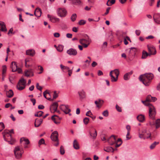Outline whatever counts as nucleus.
Returning <instances> with one entry per match:
<instances>
[{
  "label": "nucleus",
  "mask_w": 160,
  "mask_h": 160,
  "mask_svg": "<svg viewBox=\"0 0 160 160\" xmlns=\"http://www.w3.org/2000/svg\"><path fill=\"white\" fill-rule=\"evenodd\" d=\"M159 143V142H154L150 146V148L151 149H154L156 145L158 144Z\"/></svg>",
  "instance_id": "obj_33"
},
{
  "label": "nucleus",
  "mask_w": 160,
  "mask_h": 160,
  "mask_svg": "<svg viewBox=\"0 0 160 160\" xmlns=\"http://www.w3.org/2000/svg\"><path fill=\"white\" fill-rule=\"evenodd\" d=\"M97 63L96 62L94 61L92 63V67H94L97 65Z\"/></svg>",
  "instance_id": "obj_63"
},
{
  "label": "nucleus",
  "mask_w": 160,
  "mask_h": 160,
  "mask_svg": "<svg viewBox=\"0 0 160 160\" xmlns=\"http://www.w3.org/2000/svg\"><path fill=\"white\" fill-rule=\"evenodd\" d=\"M150 124L151 126L155 125L156 129L159 128L160 127V119L159 118L156 119L155 122H150Z\"/></svg>",
  "instance_id": "obj_15"
},
{
  "label": "nucleus",
  "mask_w": 160,
  "mask_h": 160,
  "mask_svg": "<svg viewBox=\"0 0 160 160\" xmlns=\"http://www.w3.org/2000/svg\"><path fill=\"white\" fill-rule=\"evenodd\" d=\"M86 115L87 116L89 117V116H90L91 115H92V114L91 112V111H88V112H87L86 113Z\"/></svg>",
  "instance_id": "obj_59"
},
{
  "label": "nucleus",
  "mask_w": 160,
  "mask_h": 160,
  "mask_svg": "<svg viewBox=\"0 0 160 160\" xmlns=\"http://www.w3.org/2000/svg\"><path fill=\"white\" fill-rule=\"evenodd\" d=\"M153 78V74L151 73L141 75L139 77L140 81H142L146 86H148Z\"/></svg>",
  "instance_id": "obj_2"
},
{
  "label": "nucleus",
  "mask_w": 160,
  "mask_h": 160,
  "mask_svg": "<svg viewBox=\"0 0 160 160\" xmlns=\"http://www.w3.org/2000/svg\"><path fill=\"white\" fill-rule=\"evenodd\" d=\"M94 130L95 132L94 133H92L91 131L89 132V133L90 136L93 139H95L97 135V133L96 130L95 129Z\"/></svg>",
  "instance_id": "obj_32"
},
{
  "label": "nucleus",
  "mask_w": 160,
  "mask_h": 160,
  "mask_svg": "<svg viewBox=\"0 0 160 160\" xmlns=\"http://www.w3.org/2000/svg\"><path fill=\"white\" fill-rule=\"evenodd\" d=\"M26 54L33 56L35 54V52L33 50H28L26 51Z\"/></svg>",
  "instance_id": "obj_25"
},
{
  "label": "nucleus",
  "mask_w": 160,
  "mask_h": 160,
  "mask_svg": "<svg viewBox=\"0 0 160 160\" xmlns=\"http://www.w3.org/2000/svg\"><path fill=\"white\" fill-rule=\"evenodd\" d=\"M60 152L62 155H63L65 153V151L64 147L62 146H61L60 148Z\"/></svg>",
  "instance_id": "obj_43"
},
{
  "label": "nucleus",
  "mask_w": 160,
  "mask_h": 160,
  "mask_svg": "<svg viewBox=\"0 0 160 160\" xmlns=\"http://www.w3.org/2000/svg\"><path fill=\"white\" fill-rule=\"evenodd\" d=\"M137 118V119L141 122H143L145 120V117L142 114H140L138 115Z\"/></svg>",
  "instance_id": "obj_23"
},
{
  "label": "nucleus",
  "mask_w": 160,
  "mask_h": 160,
  "mask_svg": "<svg viewBox=\"0 0 160 160\" xmlns=\"http://www.w3.org/2000/svg\"><path fill=\"white\" fill-rule=\"evenodd\" d=\"M136 51V48H135L132 47L130 48L129 52L132 55H134L135 54Z\"/></svg>",
  "instance_id": "obj_34"
},
{
  "label": "nucleus",
  "mask_w": 160,
  "mask_h": 160,
  "mask_svg": "<svg viewBox=\"0 0 160 160\" xmlns=\"http://www.w3.org/2000/svg\"><path fill=\"white\" fill-rule=\"evenodd\" d=\"M60 34L58 32H55L54 33V36L56 38H58L60 36Z\"/></svg>",
  "instance_id": "obj_55"
},
{
  "label": "nucleus",
  "mask_w": 160,
  "mask_h": 160,
  "mask_svg": "<svg viewBox=\"0 0 160 160\" xmlns=\"http://www.w3.org/2000/svg\"><path fill=\"white\" fill-rule=\"evenodd\" d=\"M112 72H114L115 76H116L118 77V75L119 74V70L117 69H116L114 70H112Z\"/></svg>",
  "instance_id": "obj_39"
},
{
  "label": "nucleus",
  "mask_w": 160,
  "mask_h": 160,
  "mask_svg": "<svg viewBox=\"0 0 160 160\" xmlns=\"http://www.w3.org/2000/svg\"><path fill=\"white\" fill-rule=\"evenodd\" d=\"M11 67L12 68V71L15 72L16 71L18 68L16 62H12L11 64Z\"/></svg>",
  "instance_id": "obj_17"
},
{
  "label": "nucleus",
  "mask_w": 160,
  "mask_h": 160,
  "mask_svg": "<svg viewBox=\"0 0 160 160\" xmlns=\"http://www.w3.org/2000/svg\"><path fill=\"white\" fill-rule=\"evenodd\" d=\"M36 87L38 90H39L41 91H42V88L41 86H40L39 85V84L38 83H37L36 84Z\"/></svg>",
  "instance_id": "obj_49"
},
{
  "label": "nucleus",
  "mask_w": 160,
  "mask_h": 160,
  "mask_svg": "<svg viewBox=\"0 0 160 160\" xmlns=\"http://www.w3.org/2000/svg\"><path fill=\"white\" fill-rule=\"evenodd\" d=\"M55 117H57L58 118V117L57 115H53L51 117V119L56 124H58L60 123L59 122H57L56 121V118H55Z\"/></svg>",
  "instance_id": "obj_35"
},
{
  "label": "nucleus",
  "mask_w": 160,
  "mask_h": 160,
  "mask_svg": "<svg viewBox=\"0 0 160 160\" xmlns=\"http://www.w3.org/2000/svg\"><path fill=\"white\" fill-rule=\"evenodd\" d=\"M66 37L68 38H71L72 37V34L71 33H68L66 34Z\"/></svg>",
  "instance_id": "obj_58"
},
{
  "label": "nucleus",
  "mask_w": 160,
  "mask_h": 160,
  "mask_svg": "<svg viewBox=\"0 0 160 160\" xmlns=\"http://www.w3.org/2000/svg\"><path fill=\"white\" fill-rule=\"evenodd\" d=\"M49 94V93L48 92L47 90L45 91H44V92H43V96H44V98H46L48 100H51V98H47L46 96V94Z\"/></svg>",
  "instance_id": "obj_42"
},
{
  "label": "nucleus",
  "mask_w": 160,
  "mask_h": 160,
  "mask_svg": "<svg viewBox=\"0 0 160 160\" xmlns=\"http://www.w3.org/2000/svg\"><path fill=\"white\" fill-rule=\"evenodd\" d=\"M116 108L117 110L119 112H122V110L121 107L119 106L118 105H116Z\"/></svg>",
  "instance_id": "obj_50"
},
{
  "label": "nucleus",
  "mask_w": 160,
  "mask_h": 160,
  "mask_svg": "<svg viewBox=\"0 0 160 160\" xmlns=\"http://www.w3.org/2000/svg\"><path fill=\"white\" fill-rule=\"evenodd\" d=\"M45 143L44 140L43 138H41L38 142V144L41 145L42 144H44Z\"/></svg>",
  "instance_id": "obj_48"
},
{
  "label": "nucleus",
  "mask_w": 160,
  "mask_h": 160,
  "mask_svg": "<svg viewBox=\"0 0 160 160\" xmlns=\"http://www.w3.org/2000/svg\"><path fill=\"white\" fill-rule=\"evenodd\" d=\"M141 32L139 30H137L135 31L136 34L138 35L139 36Z\"/></svg>",
  "instance_id": "obj_64"
},
{
  "label": "nucleus",
  "mask_w": 160,
  "mask_h": 160,
  "mask_svg": "<svg viewBox=\"0 0 160 160\" xmlns=\"http://www.w3.org/2000/svg\"><path fill=\"white\" fill-rule=\"evenodd\" d=\"M103 103V101L101 99H99L98 100L95 101V103L96 104L97 107L99 108L101 107Z\"/></svg>",
  "instance_id": "obj_16"
},
{
  "label": "nucleus",
  "mask_w": 160,
  "mask_h": 160,
  "mask_svg": "<svg viewBox=\"0 0 160 160\" xmlns=\"http://www.w3.org/2000/svg\"><path fill=\"white\" fill-rule=\"evenodd\" d=\"M63 48V47L62 45H59L57 47V50L59 52H61L62 51Z\"/></svg>",
  "instance_id": "obj_37"
},
{
  "label": "nucleus",
  "mask_w": 160,
  "mask_h": 160,
  "mask_svg": "<svg viewBox=\"0 0 160 160\" xmlns=\"http://www.w3.org/2000/svg\"><path fill=\"white\" fill-rule=\"evenodd\" d=\"M111 8L110 7H108L106 9V11L105 13L104 14V15H107L108 13H109V11L110 9Z\"/></svg>",
  "instance_id": "obj_54"
},
{
  "label": "nucleus",
  "mask_w": 160,
  "mask_h": 160,
  "mask_svg": "<svg viewBox=\"0 0 160 160\" xmlns=\"http://www.w3.org/2000/svg\"><path fill=\"white\" fill-rule=\"evenodd\" d=\"M73 146L76 149H78L79 148V144L76 140H74L73 142Z\"/></svg>",
  "instance_id": "obj_28"
},
{
  "label": "nucleus",
  "mask_w": 160,
  "mask_h": 160,
  "mask_svg": "<svg viewBox=\"0 0 160 160\" xmlns=\"http://www.w3.org/2000/svg\"><path fill=\"white\" fill-rule=\"evenodd\" d=\"M104 150L107 152H113L114 149L110 147H105L104 148Z\"/></svg>",
  "instance_id": "obj_24"
},
{
  "label": "nucleus",
  "mask_w": 160,
  "mask_h": 160,
  "mask_svg": "<svg viewBox=\"0 0 160 160\" xmlns=\"http://www.w3.org/2000/svg\"><path fill=\"white\" fill-rule=\"evenodd\" d=\"M67 53L70 56H76L77 54L76 49L73 48H70L67 51Z\"/></svg>",
  "instance_id": "obj_10"
},
{
  "label": "nucleus",
  "mask_w": 160,
  "mask_h": 160,
  "mask_svg": "<svg viewBox=\"0 0 160 160\" xmlns=\"http://www.w3.org/2000/svg\"><path fill=\"white\" fill-rule=\"evenodd\" d=\"M58 107V104L57 102H54L51 105L50 108V109L51 112L53 111L54 112L57 111V108Z\"/></svg>",
  "instance_id": "obj_14"
},
{
  "label": "nucleus",
  "mask_w": 160,
  "mask_h": 160,
  "mask_svg": "<svg viewBox=\"0 0 160 160\" xmlns=\"http://www.w3.org/2000/svg\"><path fill=\"white\" fill-rule=\"evenodd\" d=\"M103 116L105 117H108V112L107 110L104 111L102 113Z\"/></svg>",
  "instance_id": "obj_46"
},
{
  "label": "nucleus",
  "mask_w": 160,
  "mask_h": 160,
  "mask_svg": "<svg viewBox=\"0 0 160 160\" xmlns=\"http://www.w3.org/2000/svg\"><path fill=\"white\" fill-rule=\"evenodd\" d=\"M108 2H109L110 3V4L112 5L115 3V0H108Z\"/></svg>",
  "instance_id": "obj_56"
},
{
  "label": "nucleus",
  "mask_w": 160,
  "mask_h": 160,
  "mask_svg": "<svg viewBox=\"0 0 160 160\" xmlns=\"http://www.w3.org/2000/svg\"><path fill=\"white\" fill-rule=\"evenodd\" d=\"M126 129H127L128 130V132H130V130H131V127L129 125H127L126 126Z\"/></svg>",
  "instance_id": "obj_60"
},
{
  "label": "nucleus",
  "mask_w": 160,
  "mask_h": 160,
  "mask_svg": "<svg viewBox=\"0 0 160 160\" xmlns=\"http://www.w3.org/2000/svg\"><path fill=\"white\" fill-rule=\"evenodd\" d=\"M43 113V112L40 111L38 112L37 113H36L35 115L36 117H40L42 116Z\"/></svg>",
  "instance_id": "obj_40"
},
{
  "label": "nucleus",
  "mask_w": 160,
  "mask_h": 160,
  "mask_svg": "<svg viewBox=\"0 0 160 160\" xmlns=\"http://www.w3.org/2000/svg\"><path fill=\"white\" fill-rule=\"evenodd\" d=\"M152 96L150 95H148L145 101H142V102L146 106H148L149 109V114L150 118L152 120L155 119L156 114V111L154 107L151 104L148 102H151Z\"/></svg>",
  "instance_id": "obj_1"
},
{
  "label": "nucleus",
  "mask_w": 160,
  "mask_h": 160,
  "mask_svg": "<svg viewBox=\"0 0 160 160\" xmlns=\"http://www.w3.org/2000/svg\"><path fill=\"white\" fill-rule=\"evenodd\" d=\"M57 13L60 17H65L67 14V11L64 8H59L57 10Z\"/></svg>",
  "instance_id": "obj_8"
},
{
  "label": "nucleus",
  "mask_w": 160,
  "mask_h": 160,
  "mask_svg": "<svg viewBox=\"0 0 160 160\" xmlns=\"http://www.w3.org/2000/svg\"><path fill=\"white\" fill-rule=\"evenodd\" d=\"M31 101L32 102L33 105H34L36 103V100L34 98H31L30 99Z\"/></svg>",
  "instance_id": "obj_57"
},
{
  "label": "nucleus",
  "mask_w": 160,
  "mask_h": 160,
  "mask_svg": "<svg viewBox=\"0 0 160 160\" xmlns=\"http://www.w3.org/2000/svg\"><path fill=\"white\" fill-rule=\"evenodd\" d=\"M126 33L123 32H118L117 33V36L118 39L120 40L121 38H124V36L126 35Z\"/></svg>",
  "instance_id": "obj_21"
},
{
  "label": "nucleus",
  "mask_w": 160,
  "mask_h": 160,
  "mask_svg": "<svg viewBox=\"0 0 160 160\" xmlns=\"http://www.w3.org/2000/svg\"><path fill=\"white\" fill-rule=\"evenodd\" d=\"M60 67L62 70L63 71L64 70H68L69 69V67L64 66L62 64H61L60 65Z\"/></svg>",
  "instance_id": "obj_38"
},
{
  "label": "nucleus",
  "mask_w": 160,
  "mask_h": 160,
  "mask_svg": "<svg viewBox=\"0 0 160 160\" xmlns=\"http://www.w3.org/2000/svg\"><path fill=\"white\" fill-rule=\"evenodd\" d=\"M14 153L15 158L17 159H20L23 153V150H21L19 146H17L15 148L14 150Z\"/></svg>",
  "instance_id": "obj_5"
},
{
  "label": "nucleus",
  "mask_w": 160,
  "mask_h": 160,
  "mask_svg": "<svg viewBox=\"0 0 160 160\" xmlns=\"http://www.w3.org/2000/svg\"><path fill=\"white\" fill-rule=\"evenodd\" d=\"M5 128V126L2 122H0V132L2 131Z\"/></svg>",
  "instance_id": "obj_41"
},
{
  "label": "nucleus",
  "mask_w": 160,
  "mask_h": 160,
  "mask_svg": "<svg viewBox=\"0 0 160 160\" xmlns=\"http://www.w3.org/2000/svg\"><path fill=\"white\" fill-rule=\"evenodd\" d=\"M58 97V94L55 91L54 92V94L53 95V98L54 99H55L57 98Z\"/></svg>",
  "instance_id": "obj_53"
},
{
  "label": "nucleus",
  "mask_w": 160,
  "mask_h": 160,
  "mask_svg": "<svg viewBox=\"0 0 160 160\" xmlns=\"http://www.w3.org/2000/svg\"><path fill=\"white\" fill-rule=\"evenodd\" d=\"M25 75L27 77H29L30 76H33V74L32 70L31 69H29L26 71L25 72Z\"/></svg>",
  "instance_id": "obj_20"
},
{
  "label": "nucleus",
  "mask_w": 160,
  "mask_h": 160,
  "mask_svg": "<svg viewBox=\"0 0 160 160\" xmlns=\"http://www.w3.org/2000/svg\"><path fill=\"white\" fill-rule=\"evenodd\" d=\"M79 42L82 45L88 43L90 42V40L88 39V40L85 39H81L79 40Z\"/></svg>",
  "instance_id": "obj_22"
},
{
  "label": "nucleus",
  "mask_w": 160,
  "mask_h": 160,
  "mask_svg": "<svg viewBox=\"0 0 160 160\" xmlns=\"http://www.w3.org/2000/svg\"><path fill=\"white\" fill-rule=\"evenodd\" d=\"M129 73H126L123 76V78L125 80H128L129 78Z\"/></svg>",
  "instance_id": "obj_45"
},
{
  "label": "nucleus",
  "mask_w": 160,
  "mask_h": 160,
  "mask_svg": "<svg viewBox=\"0 0 160 160\" xmlns=\"http://www.w3.org/2000/svg\"><path fill=\"white\" fill-rule=\"evenodd\" d=\"M150 55V54L149 53H147L146 51H143L142 52V58L143 59H145L148 56Z\"/></svg>",
  "instance_id": "obj_30"
},
{
  "label": "nucleus",
  "mask_w": 160,
  "mask_h": 160,
  "mask_svg": "<svg viewBox=\"0 0 160 160\" xmlns=\"http://www.w3.org/2000/svg\"><path fill=\"white\" fill-rule=\"evenodd\" d=\"M86 22L84 20H81L78 22V24L79 25H82L84 24Z\"/></svg>",
  "instance_id": "obj_47"
},
{
  "label": "nucleus",
  "mask_w": 160,
  "mask_h": 160,
  "mask_svg": "<svg viewBox=\"0 0 160 160\" xmlns=\"http://www.w3.org/2000/svg\"><path fill=\"white\" fill-rule=\"evenodd\" d=\"M59 108L66 114L69 113L71 110L69 108V106L68 105L62 104L59 106Z\"/></svg>",
  "instance_id": "obj_7"
},
{
  "label": "nucleus",
  "mask_w": 160,
  "mask_h": 160,
  "mask_svg": "<svg viewBox=\"0 0 160 160\" xmlns=\"http://www.w3.org/2000/svg\"><path fill=\"white\" fill-rule=\"evenodd\" d=\"M41 9L40 8H38L36 9L34 12V15L36 17H39L41 16Z\"/></svg>",
  "instance_id": "obj_19"
},
{
  "label": "nucleus",
  "mask_w": 160,
  "mask_h": 160,
  "mask_svg": "<svg viewBox=\"0 0 160 160\" xmlns=\"http://www.w3.org/2000/svg\"><path fill=\"white\" fill-rule=\"evenodd\" d=\"M26 82L23 78H21L17 85V89L19 90H22L25 88Z\"/></svg>",
  "instance_id": "obj_6"
},
{
  "label": "nucleus",
  "mask_w": 160,
  "mask_h": 160,
  "mask_svg": "<svg viewBox=\"0 0 160 160\" xmlns=\"http://www.w3.org/2000/svg\"><path fill=\"white\" fill-rule=\"evenodd\" d=\"M10 106H12V105L10 103H8L5 105V107L6 108H8Z\"/></svg>",
  "instance_id": "obj_62"
},
{
  "label": "nucleus",
  "mask_w": 160,
  "mask_h": 160,
  "mask_svg": "<svg viewBox=\"0 0 160 160\" xmlns=\"http://www.w3.org/2000/svg\"><path fill=\"white\" fill-rule=\"evenodd\" d=\"M107 141L110 145H112L116 142V139L114 136L112 135L108 139Z\"/></svg>",
  "instance_id": "obj_13"
},
{
  "label": "nucleus",
  "mask_w": 160,
  "mask_h": 160,
  "mask_svg": "<svg viewBox=\"0 0 160 160\" xmlns=\"http://www.w3.org/2000/svg\"><path fill=\"white\" fill-rule=\"evenodd\" d=\"M58 133L57 131H54L51 134V138L54 141H58Z\"/></svg>",
  "instance_id": "obj_11"
},
{
  "label": "nucleus",
  "mask_w": 160,
  "mask_h": 160,
  "mask_svg": "<svg viewBox=\"0 0 160 160\" xmlns=\"http://www.w3.org/2000/svg\"><path fill=\"white\" fill-rule=\"evenodd\" d=\"M151 134L150 132L144 129L141 132H139V137L140 138L145 139L150 138L151 137Z\"/></svg>",
  "instance_id": "obj_4"
},
{
  "label": "nucleus",
  "mask_w": 160,
  "mask_h": 160,
  "mask_svg": "<svg viewBox=\"0 0 160 160\" xmlns=\"http://www.w3.org/2000/svg\"><path fill=\"white\" fill-rule=\"evenodd\" d=\"M78 93L81 98H83L85 97V92L83 90L79 91Z\"/></svg>",
  "instance_id": "obj_29"
},
{
  "label": "nucleus",
  "mask_w": 160,
  "mask_h": 160,
  "mask_svg": "<svg viewBox=\"0 0 160 160\" xmlns=\"http://www.w3.org/2000/svg\"><path fill=\"white\" fill-rule=\"evenodd\" d=\"M112 71H111L110 72V76L111 77V81L112 82H116L117 81L118 77L116 76V77L115 78L112 75Z\"/></svg>",
  "instance_id": "obj_26"
},
{
  "label": "nucleus",
  "mask_w": 160,
  "mask_h": 160,
  "mask_svg": "<svg viewBox=\"0 0 160 160\" xmlns=\"http://www.w3.org/2000/svg\"><path fill=\"white\" fill-rule=\"evenodd\" d=\"M2 134L5 140L8 141L11 144H13L14 143L15 140L12 138L11 135L9 133V130H4Z\"/></svg>",
  "instance_id": "obj_3"
},
{
  "label": "nucleus",
  "mask_w": 160,
  "mask_h": 160,
  "mask_svg": "<svg viewBox=\"0 0 160 160\" xmlns=\"http://www.w3.org/2000/svg\"><path fill=\"white\" fill-rule=\"evenodd\" d=\"M154 21L158 24H160V14L155 13L153 16Z\"/></svg>",
  "instance_id": "obj_12"
},
{
  "label": "nucleus",
  "mask_w": 160,
  "mask_h": 160,
  "mask_svg": "<svg viewBox=\"0 0 160 160\" xmlns=\"http://www.w3.org/2000/svg\"><path fill=\"white\" fill-rule=\"evenodd\" d=\"M42 122V119H36L34 125L36 127H39Z\"/></svg>",
  "instance_id": "obj_18"
},
{
  "label": "nucleus",
  "mask_w": 160,
  "mask_h": 160,
  "mask_svg": "<svg viewBox=\"0 0 160 160\" xmlns=\"http://www.w3.org/2000/svg\"><path fill=\"white\" fill-rule=\"evenodd\" d=\"M7 96L9 98L12 97L13 95V92L12 90H10L6 92Z\"/></svg>",
  "instance_id": "obj_27"
},
{
  "label": "nucleus",
  "mask_w": 160,
  "mask_h": 160,
  "mask_svg": "<svg viewBox=\"0 0 160 160\" xmlns=\"http://www.w3.org/2000/svg\"><path fill=\"white\" fill-rule=\"evenodd\" d=\"M147 47L148 51L149 52L150 55H154L156 54L157 51L155 47L148 45Z\"/></svg>",
  "instance_id": "obj_9"
},
{
  "label": "nucleus",
  "mask_w": 160,
  "mask_h": 160,
  "mask_svg": "<svg viewBox=\"0 0 160 160\" xmlns=\"http://www.w3.org/2000/svg\"><path fill=\"white\" fill-rule=\"evenodd\" d=\"M89 119L88 118L86 117L83 119V122L85 124L87 125L89 121Z\"/></svg>",
  "instance_id": "obj_44"
},
{
  "label": "nucleus",
  "mask_w": 160,
  "mask_h": 160,
  "mask_svg": "<svg viewBox=\"0 0 160 160\" xmlns=\"http://www.w3.org/2000/svg\"><path fill=\"white\" fill-rule=\"evenodd\" d=\"M30 60L28 59H26L25 60V66L27 67H28L30 66V65L28 64L27 63L29 62Z\"/></svg>",
  "instance_id": "obj_51"
},
{
  "label": "nucleus",
  "mask_w": 160,
  "mask_h": 160,
  "mask_svg": "<svg viewBox=\"0 0 160 160\" xmlns=\"http://www.w3.org/2000/svg\"><path fill=\"white\" fill-rule=\"evenodd\" d=\"M38 108L39 109H42L44 108V107L42 105H40L38 106Z\"/></svg>",
  "instance_id": "obj_61"
},
{
  "label": "nucleus",
  "mask_w": 160,
  "mask_h": 160,
  "mask_svg": "<svg viewBox=\"0 0 160 160\" xmlns=\"http://www.w3.org/2000/svg\"><path fill=\"white\" fill-rule=\"evenodd\" d=\"M24 141L25 142V144H28L30 143V142L28 139L25 138H21L20 140V142H21L22 141Z\"/></svg>",
  "instance_id": "obj_31"
},
{
  "label": "nucleus",
  "mask_w": 160,
  "mask_h": 160,
  "mask_svg": "<svg viewBox=\"0 0 160 160\" xmlns=\"http://www.w3.org/2000/svg\"><path fill=\"white\" fill-rule=\"evenodd\" d=\"M77 15L75 13H74L72 15L71 17V19L72 22L75 21L77 18Z\"/></svg>",
  "instance_id": "obj_36"
},
{
  "label": "nucleus",
  "mask_w": 160,
  "mask_h": 160,
  "mask_svg": "<svg viewBox=\"0 0 160 160\" xmlns=\"http://www.w3.org/2000/svg\"><path fill=\"white\" fill-rule=\"evenodd\" d=\"M154 2V0H149V4L150 6H152Z\"/></svg>",
  "instance_id": "obj_52"
}]
</instances>
